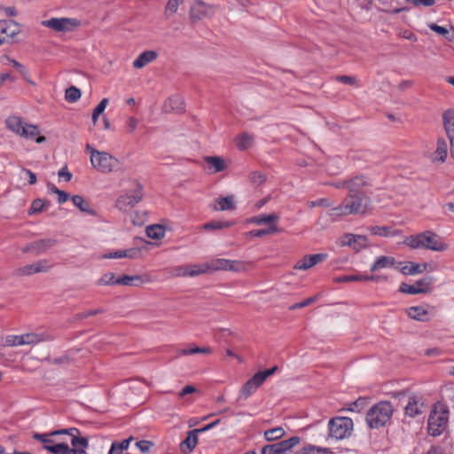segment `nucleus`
Returning <instances> with one entry per match:
<instances>
[{
    "label": "nucleus",
    "instance_id": "1",
    "mask_svg": "<svg viewBox=\"0 0 454 454\" xmlns=\"http://www.w3.org/2000/svg\"><path fill=\"white\" fill-rule=\"evenodd\" d=\"M372 187L370 176L364 174L356 175L348 178V195L342 202L329 210V216H344L364 214L370 205L371 198L368 190Z\"/></svg>",
    "mask_w": 454,
    "mask_h": 454
},
{
    "label": "nucleus",
    "instance_id": "2",
    "mask_svg": "<svg viewBox=\"0 0 454 454\" xmlns=\"http://www.w3.org/2000/svg\"><path fill=\"white\" fill-rule=\"evenodd\" d=\"M403 243L412 249L424 248L435 252H442L448 248V245L443 239L430 231L408 236L404 239Z\"/></svg>",
    "mask_w": 454,
    "mask_h": 454
},
{
    "label": "nucleus",
    "instance_id": "3",
    "mask_svg": "<svg viewBox=\"0 0 454 454\" xmlns=\"http://www.w3.org/2000/svg\"><path fill=\"white\" fill-rule=\"evenodd\" d=\"M449 414V408L446 404L438 402L433 406L427 420V430L430 435L439 436L446 430Z\"/></svg>",
    "mask_w": 454,
    "mask_h": 454
},
{
    "label": "nucleus",
    "instance_id": "4",
    "mask_svg": "<svg viewBox=\"0 0 454 454\" xmlns=\"http://www.w3.org/2000/svg\"><path fill=\"white\" fill-rule=\"evenodd\" d=\"M393 412L394 408L390 402H379L367 411L366 423L371 428L384 427L391 419Z\"/></svg>",
    "mask_w": 454,
    "mask_h": 454
},
{
    "label": "nucleus",
    "instance_id": "5",
    "mask_svg": "<svg viewBox=\"0 0 454 454\" xmlns=\"http://www.w3.org/2000/svg\"><path fill=\"white\" fill-rule=\"evenodd\" d=\"M5 125L8 129L26 139L35 138L36 143H43L45 137L38 136L39 129L36 125L25 123L21 117L12 115L6 118Z\"/></svg>",
    "mask_w": 454,
    "mask_h": 454
},
{
    "label": "nucleus",
    "instance_id": "6",
    "mask_svg": "<svg viewBox=\"0 0 454 454\" xmlns=\"http://www.w3.org/2000/svg\"><path fill=\"white\" fill-rule=\"evenodd\" d=\"M354 424L348 417H335L328 422V439L340 441L351 435Z\"/></svg>",
    "mask_w": 454,
    "mask_h": 454
},
{
    "label": "nucleus",
    "instance_id": "7",
    "mask_svg": "<svg viewBox=\"0 0 454 454\" xmlns=\"http://www.w3.org/2000/svg\"><path fill=\"white\" fill-rule=\"evenodd\" d=\"M134 190L119 196L115 201L116 207L122 212L128 211L129 208L137 205L142 201L144 193V186L137 180H133Z\"/></svg>",
    "mask_w": 454,
    "mask_h": 454
},
{
    "label": "nucleus",
    "instance_id": "8",
    "mask_svg": "<svg viewBox=\"0 0 454 454\" xmlns=\"http://www.w3.org/2000/svg\"><path fill=\"white\" fill-rule=\"evenodd\" d=\"M90 163L101 173H111L119 164V160L106 152H92Z\"/></svg>",
    "mask_w": 454,
    "mask_h": 454
},
{
    "label": "nucleus",
    "instance_id": "9",
    "mask_svg": "<svg viewBox=\"0 0 454 454\" xmlns=\"http://www.w3.org/2000/svg\"><path fill=\"white\" fill-rule=\"evenodd\" d=\"M278 367L274 366L263 372L255 373L250 380H248L240 389V397L243 399L248 398L252 395L256 389L266 380L268 377L272 375Z\"/></svg>",
    "mask_w": 454,
    "mask_h": 454
},
{
    "label": "nucleus",
    "instance_id": "10",
    "mask_svg": "<svg viewBox=\"0 0 454 454\" xmlns=\"http://www.w3.org/2000/svg\"><path fill=\"white\" fill-rule=\"evenodd\" d=\"M434 282V278L430 276H427L418 281H416L413 285H409L406 283H402L399 288V291L403 294H427L432 291V284Z\"/></svg>",
    "mask_w": 454,
    "mask_h": 454
},
{
    "label": "nucleus",
    "instance_id": "11",
    "mask_svg": "<svg viewBox=\"0 0 454 454\" xmlns=\"http://www.w3.org/2000/svg\"><path fill=\"white\" fill-rule=\"evenodd\" d=\"M51 267L49 261L43 259L16 269L13 274L17 277L30 276L36 273L48 272Z\"/></svg>",
    "mask_w": 454,
    "mask_h": 454
},
{
    "label": "nucleus",
    "instance_id": "12",
    "mask_svg": "<svg viewBox=\"0 0 454 454\" xmlns=\"http://www.w3.org/2000/svg\"><path fill=\"white\" fill-rule=\"evenodd\" d=\"M427 403L422 395L412 394L409 395L407 404L404 408L405 414L414 418L425 412Z\"/></svg>",
    "mask_w": 454,
    "mask_h": 454
},
{
    "label": "nucleus",
    "instance_id": "13",
    "mask_svg": "<svg viewBox=\"0 0 454 454\" xmlns=\"http://www.w3.org/2000/svg\"><path fill=\"white\" fill-rule=\"evenodd\" d=\"M42 25L55 31L63 32L70 31L79 25V22L77 20L70 18H51L50 20H43Z\"/></svg>",
    "mask_w": 454,
    "mask_h": 454
},
{
    "label": "nucleus",
    "instance_id": "14",
    "mask_svg": "<svg viewBox=\"0 0 454 454\" xmlns=\"http://www.w3.org/2000/svg\"><path fill=\"white\" fill-rule=\"evenodd\" d=\"M57 244L55 239H42L32 241L22 247L21 251L24 254L32 253L35 255H39Z\"/></svg>",
    "mask_w": 454,
    "mask_h": 454
},
{
    "label": "nucleus",
    "instance_id": "15",
    "mask_svg": "<svg viewBox=\"0 0 454 454\" xmlns=\"http://www.w3.org/2000/svg\"><path fill=\"white\" fill-rule=\"evenodd\" d=\"M340 245L341 247H350L355 251L359 252L368 246V239L364 235L346 233L340 238Z\"/></svg>",
    "mask_w": 454,
    "mask_h": 454
},
{
    "label": "nucleus",
    "instance_id": "16",
    "mask_svg": "<svg viewBox=\"0 0 454 454\" xmlns=\"http://www.w3.org/2000/svg\"><path fill=\"white\" fill-rule=\"evenodd\" d=\"M327 257V254L324 253L306 254L294 264V269L299 270H308L315 265L326 260Z\"/></svg>",
    "mask_w": 454,
    "mask_h": 454
},
{
    "label": "nucleus",
    "instance_id": "17",
    "mask_svg": "<svg viewBox=\"0 0 454 454\" xmlns=\"http://www.w3.org/2000/svg\"><path fill=\"white\" fill-rule=\"evenodd\" d=\"M214 13V6L206 5L202 1H196L190 9V18L193 21H198L205 17L211 16Z\"/></svg>",
    "mask_w": 454,
    "mask_h": 454
},
{
    "label": "nucleus",
    "instance_id": "18",
    "mask_svg": "<svg viewBox=\"0 0 454 454\" xmlns=\"http://www.w3.org/2000/svg\"><path fill=\"white\" fill-rule=\"evenodd\" d=\"M20 32V26L16 21L12 20H0V35L2 39H4V42L12 40Z\"/></svg>",
    "mask_w": 454,
    "mask_h": 454
},
{
    "label": "nucleus",
    "instance_id": "19",
    "mask_svg": "<svg viewBox=\"0 0 454 454\" xmlns=\"http://www.w3.org/2000/svg\"><path fill=\"white\" fill-rule=\"evenodd\" d=\"M66 434H68V430L67 429L56 430L48 434L35 433L33 438L40 441L43 444V448L47 450V447L53 446L57 443L54 440V436Z\"/></svg>",
    "mask_w": 454,
    "mask_h": 454
},
{
    "label": "nucleus",
    "instance_id": "20",
    "mask_svg": "<svg viewBox=\"0 0 454 454\" xmlns=\"http://www.w3.org/2000/svg\"><path fill=\"white\" fill-rule=\"evenodd\" d=\"M199 430L193 429L188 432L187 437L181 442L180 450L184 454L192 452L198 444Z\"/></svg>",
    "mask_w": 454,
    "mask_h": 454
},
{
    "label": "nucleus",
    "instance_id": "21",
    "mask_svg": "<svg viewBox=\"0 0 454 454\" xmlns=\"http://www.w3.org/2000/svg\"><path fill=\"white\" fill-rule=\"evenodd\" d=\"M150 279L146 276H129L124 275L117 278L116 285L130 286H140L145 282H149Z\"/></svg>",
    "mask_w": 454,
    "mask_h": 454
},
{
    "label": "nucleus",
    "instance_id": "22",
    "mask_svg": "<svg viewBox=\"0 0 454 454\" xmlns=\"http://www.w3.org/2000/svg\"><path fill=\"white\" fill-rule=\"evenodd\" d=\"M204 161L207 164L212 173L222 172L226 169L227 165L223 158L220 156H206Z\"/></svg>",
    "mask_w": 454,
    "mask_h": 454
},
{
    "label": "nucleus",
    "instance_id": "23",
    "mask_svg": "<svg viewBox=\"0 0 454 454\" xmlns=\"http://www.w3.org/2000/svg\"><path fill=\"white\" fill-rule=\"evenodd\" d=\"M407 315L414 320L427 322L431 317L429 311L422 306H414L407 309Z\"/></svg>",
    "mask_w": 454,
    "mask_h": 454
},
{
    "label": "nucleus",
    "instance_id": "24",
    "mask_svg": "<svg viewBox=\"0 0 454 454\" xmlns=\"http://www.w3.org/2000/svg\"><path fill=\"white\" fill-rule=\"evenodd\" d=\"M158 54L155 51H145L139 54V56L134 60L133 67L137 69L143 68L147 64L155 60Z\"/></svg>",
    "mask_w": 454,
    "mask_h": 454
},
{
    "label": "nucleus",
    "instance_id": "25",
    "mask_svg": "<svg viewBox=\"0 0 454 454\" xmlns=\"http://www.w3.org/2000/svg\"><path fill=\"white\" fill-rule=\"evenodd\" d=\"M236 206L233 195H228L224 198H218L214 201V205L212 206V208L215 211L232 210Z\"/></svg>",
    "mask_w": 454,
    "mask_h": 454
},
{
    "label": "nucleus",
    "instance_id": "26",
    "mask_svg": "<svg viewBox=\"0 0 454 454\" xmlns=\"http://www.w3.org/2000/svg\"><path fill=\"white\" fill-rule=\"evenodd\" d=\"M140 250L138 248H129L125 250H119L113 253L106 254L103 258L117 259V258H130L135 259L138 257Z\"/></svg>",
    "mask_w": 454,
    "mask_h": 454
},
{
    "label": "nucleus",
    "instance_id": "27",
    "mask_svg": "<svg viewBox=\"0 0 454 454\" xmlns=\"http://www.w3.org/2000/svg\"><path fill=\"white\" fill-rule=\"evenodd\" d=\"M442 121L448 137H454V109L450 108L443 112Z\"/></svg>",
    "mask_w": 454,
    "mask_h": 454
},
{
    "label": "nucleus",
    "instance_id": "28",
    "mask_svg": "<svg viewBox=\"0 0 454 454\" xmlns=\"http://www.w3.org/2000/svg\"><path fill=\"white\" fill-rule=\"evenodd\" d=\"M427 269V263H416L412 262H407L404 266L400 269V271L403 275H415L423 273Z\"/></svg>",
    "mask_w": 454,
    "mask_h": 454
},
{
    "label": "nucleus",
    "instance_id": "29",
    "mask_svg": "<svg viewBox=\"0 0 454 454\" xmlns=\"http://www.w3.org/2000/svg\"><path fill=\"white\" fill-rule=\"evenodd\" d=\"M163 107L166 112H182L184 108V99L178 95H174L165 102Z\"/></svg>",
    "mask_w": 454,
    "mask_h": 454
},
{
    "label": "nucleus",
    "instance_id": "30",
    "mask_svg": "<svg viewBox=\"0 0 454 454\" xmlns=\"http://www.w3.org/2000/svg\"><path fill=\"white\" fill-rule=\"evenodd\" d=\"M73 204L79 208L81 212L87 213L90 215H96L97 212L91 208L89 201H87L81 195H74L71 198Z\"/></svg>",
    "mask_w": 454,
    "mask_h": 454
},
{
    "label": "nucleus",
    "instance_id": "31",
    "mask_svg": "<svg viewBox=\"0 0 454 454\" xmlns=\"http://www.w3.org/2000/svg\"><path fill=\"white\" fill-rule=\"evenodd\" d=\"M279 220V215L277 213H272L270 215H258L255 216H253L249 222L257 225L261 224H274L275 223H278Z\"/></svg>",
    "mask_w": 454,
    "mask_h": 454
},
{
    "label": "nucleus",
    "instance_id": "32",
    "mask_svg": "<svg viewBox=\"0 0 454 454\" xmlns=\"http://www.w3.org/2000/svg\"><path fill=\"white\" fill-rule=\"evenodd\" d=\"M296 454H334L329 448L306 444L296 451Z\"/></svg>",
    "mask_w": 454,
    "mask_h": 454
},
{
    "label": "nucleus",
    "instance_id": "33",
    "mask_svg": "<svg viewBox=\"0 0 454 454\" xmlns=\"http://www.w3.org/2000/svg\"><path fill=\"white\" fill-rule=\"evenodd\" d=\"M395 264V260L394 257L382 255L376 259V261L371 267V271H377L384 268L394 267Z\"/></svg>",
    "mask_w": 454,
    "mask_h": 454
},
{
    "label": "nucleus",
    "instance_id": "34",
    "mask_svg": "<svg viewBox=\"0 0 454 454\" xmlns=\"http://www.w3.org/2000/svg\"><path fill=\"white\" fill-rule=\"evenodd\" d=\"M79 350H80L79 348L70 349V350H67V351L66 352V354H65V355H63V356H49V361H50L51 364H67V363H69L70 361L74 360V355H75Z\"/></svg>",
    "mask_w": 454,
    "mask_h": 454
},
{
    "label": "nucleus",
    "instance_id": "35",
    "mask_svg": "<svg viewBox=\"0 0 454 454\" xmlns=\"http://www.w3.org/2000/svg\"><path fill=\"white\" fill-rule=\"evenodd\" d=\"M71 453L73 454H85V449L88 446L87 439L83 437H75L72 439Z\"/></svg>",
    "mask_w": 454,
    "mask_h": 454
},
{
    "label": "nucleus",
    "instance_id": "36",
    "mask_svg": "<svg viewBox=\"0 0 454 454\" xmlns=\"http://www.w3.org/2000/svg\"><path fill=\"white\" fill-rule=\"evenodd\" d=\"M146 235L152 239H160L164 237L165 229L160 224H152L146 227Z\"/></svg>",
    "mask_w": 454,
    "mask_h": 454
},
{
    "label": "nucleus",
    "instance_id": "37",
    "mask_svg": "<svg viewBox=\"0 0 454 454\" xmlns=\"http://www.w3.org/2000/svg\"><path fill=\"white\" fill-rule=\"evenodd\" d=\"M254 142L253 136L248 133H242L239 137H236V145L240 150H247L252 146Z\"/></svg>",
    "mask_w": 454,
    "mask_h": 454
},
{
    "label": "nucleus",
    "instance_id": "38",
    "mask_svg": "<svg viewBox=\"0 0 454 454\" xmlns=\"http://www.w3.org/2000/svg\"><path fill=\"white\" fill-rule=\"evenodd\" d=\"M301 442L300 437L293 436L289 439L283 440L281 442H277L280 451L282 454H285L286 451L290 450L292 448L298 445Z\"/></svg>",
    "mask_w": 454,
    "mask_h": 454
},
{
    "label": "nucleus",
    "instance_id": "39",
    "mask_svg": "<svg viewBox=\"0 0 454 454\" xmlns=\"http://www.w3.org/2000/svg\"><path fill=\"white\" fill-rule=\"evenodd\" d=\"M435 154L438 156L437 160L443 162L446 160L448 154V145L444 138H439L437 140Z\"/></svg>",
    "mask_w": 454,
    "mask_h": 454
},
{
    "label": "nucleus",
    "instance_id": "40",
    "mask_svg": "<svg viewBox=\"0 0 454 454\" xmlns=\"http://www.w3.org/2000/svg\"><path fill=\"white\" fill-rule=\"evenodd\" d=\"M32 339L36 340H43L46 336L41 333H27L21 335H8L6 336V340H20L22 341L24 339Z\"/></svg>",
    "mask_w": 454,
    "mask_h": 454
},
{
    "label": "nucleus",
    "instance_id": "41",
    "mask_svg": "<svg viewBox=\"0 0 454 454\" xmlns=\"http://www.w3.org/2000/svg\"><path fill=\"white\" fill-rule=\"evenodd\" d=\"M227 263L228 259H214L209 262H207V265L208 267V272L216 270H226Z\"/></svg>",
    "mask_w": 454,
    "mask_h": 454
},
{
    "label": "nucleus",
    "instance_id": "42",
    "mask_svg": "<svg viewBox=\"0 0 454 454\" xmlns=\"http://www.w3.org/2000/svg\"><path fill=\"white\" fill-rule=\"evenodd\" d=\"M278 231H279V229L275 224H270L266 229L253 230V231H249V235L251 237L262 238V237H263L265 235H270V234L277 233Z\"/></svg>",
    "mask_w": 454,
    "mask_h": 454
},
{
    "label": "nucleus",
    "instance_id": "43",
    "mask_svg": "<svg viewBox=\"0 0 454 454\" xmlns=\"http://www.w3.org/2000/svg\"><path fill=\"white\" fill-rule=\"evenodd\" d=\"M284 434H285V430L280 427L270 428L264 432V437L269 442L280 439Z\"/></svg>",
    "mask_w": 454,
    "mask_h": 454
},
{
    "label": "nucleus",
    "instance_id": "44",
    "mask_svg": "<svg viewBox=\"0 0 454 454\" xmlns=\"http://www.w3.org/2000/svg\"><path fill=\"white\" fill-rule=\"evenodd\" d=\"M47 450L52 454H70L71 449L68 444L64 442H57L53 446L47 447Z\"/></svg>",
    "mask_w": 454,
    "mask_h": 454
},
{
    "label": "nucleus",
    "instance_id": "45",
    "mask_svg": "<svg viewBox=\"0 0 454 454\" xmlns=\"http://www.w3.org/2000/svg\"><path fill=\"white\" fill-rule=\"evenodd\" d=\"M231 225V223L229 222L212 221L203 224L202 229L205 231H216L229 228Z\"/></svg>",
    "mask_w": 454,
    "mask_h": 454
},
{
    "label": "nucleus",
    "instance_id": "46",
    "mask_svg": "<svg viewBox=\"0 0 454 454\" xmlns=\"http://www.w3.org/2000/svg\"><path fill=\"white\" fill-rule=\"evenodd\" d=\"M81 90L78 88L70 86L66 90L65 98L67 101L74 103L81 98Z\"/></svg>",
    "mask_w": 454,
    "mask_h": 454
},
{
    "label": "nucleus",
    "instance_id": "47",
    "mask_svg": "<svg viewBox=\"0 0 454 454\" xmlns=\"http://www.w3.org/2000/svg\"><path fill=\"white\" fill-rule=\"evenodd\" d=\"M183 2L184 0H168L164 10L165 16L169 18L175 14L177 12L179 4H181Z\"/></svg>",
    "mask_w": 454,
    "mask_h": 454
},
{
    "label": "nucleus",
    "instance_id": "48",
    "mask_svg": "<svg viewBox=\"0 0 454 454\" xmlns=\"http://www.w3.org/2000/svg\"><path fill=\"white\" fill-rule=\"evenodd\" d=\"M133 438L129 437L121 442H114L109 450V454H114L116 450H120L122 451L127 450Z\"/></svg>",
    "mask_w": 454,
    "mask_h": 454
},
{
    "label": "nucleus",
    "instance_id": "49",
    "mask_svg": "<svg viewBox=\"0 0 454 454\" xmlns=\"http://www.w3.org/2000/svg\"><path fill=\"white\" fill-rule=\"evenodd\" d=\"M9 62L13 66V67L23 76V78L29 82L30 84L34 85V82H32L28 78V72L25 66H23L21 63L18 62L15 59H8Z\"/></svg>",
    "mask_w": 454,
    "mask_h": 454
},
{
    "label": "nucleus",
    "instance_id": "50",
    "mask_svg": "<svg viewBox=\"0 0 454 454\" xmlns=\"http://www.w3.org/2000/svg\"><path fill=\"white\" fill-rule=\"evenodd\" d=\"M188 266L190 269V277L192 278L208 272V267L207 265V262L203 264H190Z\"/></svg>",
    "mask_w": 454,
    "mask_h": 454
},
{
    "label": "nucleus",
    "instance_id": "51",
    "mask_svg": "<svg viewBox=\"0 0 454 454\" xmlns=\"http://www.w3.org/2000/svg\"><path fill=\"white\" fill-rule=\"evenodd\" d=\"M212 352V349L209 347H196V348H191L182 350V354L184 355H196V354H202V355H208Z\"/></svg>",
    "mask_w": 454,
    "mask_h": 454
},
{
    "label": "nucleus",
    "instance_id": "52",
    "mask_svg": "<svg viewBox=\"0 0 454 454\" xmlns=\"http://www.w3.org/2000/svg\"><path fill=\"white\" fill-rule=\"evenodd\" d=\"M335 283H346L352 281H364V275H344L333 278Z\"/></svg>",
    "mask_w": 454,
    "mask_h": 454
},
{
    "label": "nucleus",
    "instance_id": "53",
    "mask_svg": "<svg viewBox=\"0 0 454 454\" xmlns=\"http://www.w3.org/2000/svg\"><path fill=\"white\" fill-rule=\"evenodd\" d=\"M226 265V270L236 272L246 270V263L241 261L228 260V263Z\"/></svg>",
    "mask_w": 454,
    "mask_h": 454
},
{
    "label": "nucleus",
    "instance_id": "54",
    "mask_svg": "<svg viewBox=\"0 0 454 454\" xmlns=\"http://www.w3.org/2000/svg\"><path fill=\"white\" fill-rule=\"evenodd\" d=\"M117 278L114 274L112 272H108L104 274L98 281V286H110L116 284Z\"/></svg>",
    "mask_w": 454,
    "mask_h": 454
},
{
    "label": "nucleus",
    "instance_id": "55",
    "mask_svg": "<svg viewBox=\"0 0 454 454\" xmlns=\"http://www.w3.org/2000/svg\"><path fill=\"white\" fill-rule=\"evenodd\" d=\"M44 204H45V200H41V199L34 200L31 204L30 208L28 209V214L35 215V214H38V213L42 212L43 208L44 207Z\"/></svg>",
    "mask_w": 454,
    "mask_h": 454
},
{
    "label": "nucleus",
    "instance_id": "56",
    "mask_svg": "<svg viewBox=\"0 0 454 454\" xmlns=\"http://www.w3.org/2000/svg\"><path fill=\"white\" fill-rule=\"evenodd\" d=\"M370 231L372 235L387 237L390 234V229L384 226H372Z\"/></svg>",
    "mask_w": 454,
    "mask_h": 454
},
{
    "label": "nucleus",
    "instance_id": "57",
    "mask_svg": "<svg viewBox=\"0 0 454 454\" xmlns=\"http://www.w3.org/2000/svg\"><path fill=\"white\" fill-rule=\"evenodd\" d=\"M250 181L254 185H261L266 181V176L259 171L250 174Z\"/></svg>",
    "mask_w": 454,
    "mask_h": 454
},
{
    "label": "nucleus",
    "instance_id": "58",
    "mask_svg": "<svg viewBox=\"0 0 454 454\" xmlns=\"http://www.w3.org/2000/svg\"><path fill=\"white\" fill-rule=\"evenodd\" d=\"M317 300V296L309 297V298L305 299L304 301H302L301 302L294 303V305H292L289 308V309L290 310H294V309H301V308L307 307V306L314 303Z\"/></svg>",
    "mask_w": 454,
    "mask_h": 454
},
{
    "label": "nucleus",
    "instance_id": "59",
    "mask_svg": "<svg viewBox=\"0 0 454 454\" xmlns=\"http://www.w3.org/2000/svg\"><path fill=\"white\" fill-rule=\"evenodd\" d=\"M261 454H282L278 444H269L265 445L261 451Z\"/></svg>",
    "mask_w": 454,
    "mask_h": 454
},
{
    "label": "nucleus",
    "instance_id": "60",
    "mask_svg": "<svg viewBox=\"0 0 454 454\" xmlns=\"http://www.w3.org/2000/svg\"><path fill=\"white\" fill-rule=\"evenodd\" d=\"M428 27H429V28L432 31H434V32L437 33L438 35H442L445 38H447V35H449V30L446 27L439 26V25L434 24V23H430L428 25Z\"/></svg>",
    "mask_w": 454,
    "mask_h": 454
},
{
    "label": "nucleus",
    "instance_id": "61",
    "mask_svg": "<svg viewBox=\"0 0 454 454\" xmlns=\"http://www.w3.org/2000/svg\"><path fill=\"white\" fill-rule=\"evenodd\" d=\"M153 443L150 441H139L136 442V446L139 449L142 453L149 452Z\"/></svg>",
    "mask_w": 454,
    "mask_h": 454
},
{
    "label": "nucleus",
    "instance_id": "62",
    "mask_svg": "<svg viewBox=\"0 0 454 454\" xmlns=\"http://www.w3.org/2000/svg\"><path fill=\"white\" fill-rule=\"evenodd\" d=\"M408 3L414 6H426L430 7L434 4L435 0H406Z\"/></svg>",
    "mask_w": 454,
    "mask_h": 454
},
{
    "label": "nucleus",
    "instance_id": "63",
    "mask_svg": "<svg viewBox=\"0 0 454 454\" xmlns=\"http://www.w3.org/2000/svg\"><path fill=\"white\" fill-rule=\"evenodd\" d=\"M189 270L188 265L178 266L175 269V275L176 277H190Z\"/></svg>",
    "mask_w": 454,
    "mask_h": 454
},
{
    "label": "nucleus",
    "instance_id": "64",
    "mask_svg": "<svg viewBox=\"0 0 454 454\" xmlns=\"http://www.w3.org/2000/svg\"><path fill=\"white\" fill-rule=\"evenodd\" d=\"M364 403V399H358L356 402L349 403L347 410L349 411H359L363 408Z\"/></svg>",
    "mask_w": 454,
    "mask_h": 454
}]
</instances>
